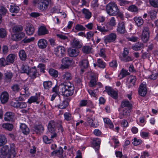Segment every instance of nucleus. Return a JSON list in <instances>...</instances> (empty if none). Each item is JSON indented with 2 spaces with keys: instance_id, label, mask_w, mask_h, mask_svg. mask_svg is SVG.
<instances>
[{
  "instance_id": "obj_43",
  "label": "nucleus",
  "mask_w": 158,
  "mask_h": 158,
  "mask_svg": "<svg viewBox=\"0 0 158 158\" xmlns=\"http://www.w3.org/2000/svg\"><path fill=\"white\" fill-rule=\"evenodd\" d=\"M12 30L13 32H17L22 31L23 30V27L21 25H16L15 26L12 28Z\"/></svg>"
},
{
  "instance_id": "obj_15",
  "label": "nucleus",
  "mask_w": 158,
  "mask_h": 158,
  "mask_svg": "<svg viewBox=\"0 0 158 158\" xmlns=\"http://www.w3.org/2000/svg\"><path fill=\"white\" fill-rule=\"evenodd\" d=\"M139 94L143 97L145 96L147 93L146 85L143 84H141L139 87L138 91Z\"/></svg>"
},
{
  "instance_id": "obj_55",
  "label": "nucleus",
  "mask_w": 158,
  "mask_h": 158,
  "mask_svg": "<svg viewBox=\"0 0 158 158\" xmlns=\"http://www.w3.org/2000/svg\"><path fill=\"white\" fill-rule=\"evenodd\" d=\"M11 89L13 91L16 93L18 92L20 89L19 86V85L15 84L11 86Z\"/></svg>"
},
{
  "instance_id": "obj_47",
  "label": "nucleus",
  "mask_w": 158,
  "mask_h": 158,
  "mask_svg": "<svg viewBox=\"0 0 158 158\" xmlns=\"http://www.w3.org/2000/svg\"><path fill=\"white\" fill-rule=\"evenodd\" d=\"M52 85V83L50 81H44L43 83L44 87L46 89H49L51 88Z\"/></svg>"
},
{
  "instance_id": "obj_24",
  "label": "nucleus",
  "mask_w": 158,
  "mask_h": 158,
  "mask_svg": "<svg viewBox=\"0 0 158 158\" xmlns=\"http://www.w3.org/2000/svg\"><path fill=\"white\" fill-rule=\"evenodd\" d=\"M33 130L36 134H40L43 132L44 128L41 124L36 125L33 127Z\"/></svg>"
},
{
  "instance_id": "obj_26",
  "label": "nucleus",
  "mask_w": 158,
  "mask_h": 158,
  "mask_svg": "<svg viewBox=\"0 0 158 158\" xmlns=\"http://www.w3.org/2000/svg\"><path fill=\"white\" fill-rule=\"evenodd\" d=\"M100 144V140L99 139H94L92 141V147L98 150L99 148Z\"/></svg>"
},
{
  "instance_id": "obj_19",
  "label": "nucleus",
  "mask_w": 158,
  "mask_h": 158,
  "mask_svg": "<svg viewBox=\"0 0 158 158\" xmlns=\"http://www.w3.org/2000/svg\"><path fill=\"white\" fill-rule=\"evenodd\" d=\"M48 5L46 1L41 0L38 3V7L40 10H44L47 8Z\"/></svg>"
},
{
  "instance_id": "obj_5",
  "label": "nucleus",
  "mask_w": 158,
  "mask_h": 158,
  "mask_svg": "<svg viewBox=\"0 0 158 158\" xmlns=\"http://www.w3.org/2000/svg\"><path fill=\"white\" fill-rule=\"evenodd\" d=\"M1 153L0 157L2 158H4L5 156H7V158H10L9 157L12 156L9 147L7 145L4 146L2 148Z\"/></svg>"
},
{
  "instance_id": "obj_48",
  "label": "nucleus",
  "mask_w": 158,
  "mask_h": 158,
  "mask_svg": "<svg viewBox=\"0 0 158 158\" xmlns=\"http://www.w3.org/2000/svg\"><path fill=\"white\" fill-rule=\"evenodd\" d=\"M128 10L130 11L134 12H137L138 8L137 6L135 5H131L128 8Z\"/></svg>"
},
{
  "instance_id": "obj_28",
  "label": "nucleus",
  "mask_w": 158,
  "mask_h": 158,
  "mask_svg": "<svg viewBox=\"0 0 158 158\" xmlns=\"http://www.w3.org/2000/svg\"><path fill=\"white\" fill-rule=\"evenodd\" d=\"M48 33V31L46 27L44 26H41L38 30L39 35H44Z\"/></svg>"
},
{
  "instance_id": "obj_42",
  "label": "nucleus",
  "mask_w": 158,
  "mask_h": 158,
  "mask_svg": "<svg viewBox=\"0 0 158 158\" xmlns=\"http://www.w3.org/2000/svg\"><path fill=\"white\" fill-rule=\"evenodd\" d=\"M48 72L51 76L54 77H57L58 76V72L53 69H50L49 70Z\"/></svg>"
},
{
  "instance_id": "obj_16",
  "label": "nucleus",
  "mask_w": 158,
  "mask_h": 158,
  "mask_svg": "<svg viewBox=\"0 0 158 158\" xmlns=\"http://www.w3.org/2000/svg\"><path fill=\"white\" fill-rule=\"evenodd\" d=\"M92 78L89 84V86L91 87H94L95 86L98 85L99 87H100L102 85V84L100 82L97 83V78L96 77H94L92 76Z\"/></svg>"
},
{
  "instance_id": "obj_30",
  "label": "nucleus",
  "mask_w": 158,
  "mask_h": 158,
  "mask_svg": "<svg viewBox=\"0 0 158 158\" xmlns=\"http://www.w3.org/2000/svg\"><path fill=\"white\" fill-rule=\"evenodd\" d=\"M72 78L71 74L69 72L64 73L61 77V79L64 81L70 80L72 79Z\"/></svg>"
},
{
  "instance_id": "obj_31",
  "label": "nucleus",
  "mask_w": 158,
  "mask_h": 158,
  "mask_svg": "<svg viewBox=\"0 0 158 158\" xmlns=\"http://www.w3.org/2000/svg\"><path fill=\"white\" fill-rule=\"evenodd\" d=\"M9 10L11 13H17L19 12L20 9L18 6L13 4L10 5Z\"/></svg>"
},
{
  "instance_id": "obj_52",
  "label": "nucleus",
  "mask_w": 158,
  "mask_h": 158,
  "mask_svg": "<svg viewBox=\"0 0 158 158\" xmlns=\"http://www.w3.org/2000/svg\"><path fill=\"white\" fill-rule=\"evenodd\" d=\"M150 4L155 8H158V0H149Z\"/></svg>"
},
{
  "instance_id": "obj_63",
  "label": "nucleus",
  "mask_w": 158,
  "mask_h": 158,
  "mask_svg": "<svg viewBox=\"0 0 158 158\" xmlns=\"http://www.w3.org/2000/svg\"><path fill=\"white\" fill-rule=\"evenodd\" d=\"M35 39L34 37H31L30 38L27 39L26 37L22 40V42L24 43H28L33 41Z\"/></svg>"
},
{
  "instance_id": "obj_32",
  "label": "nucleus",
  "mask_w": 158,
  "mask_h": 158,
  "mask_svg": "<svg viewBox=\"0 0 158 158\" xmlns=\"http://www.w3.org/2000/svg\"><path fill=\"white\" fill-rule=\"evenodd\" d=\"M16 57L15 54H10L6 57V60L8 64L9 63H13L15 61Z\"/></svg>"
},
{
  "instance_id": "obj_56",
  "label": "nucleus",
  "mask_w": 158,
  "mask_h": 158,
  "mask_svg": "<svg viewBox=\"0 0 158 158\" xmlns=\"http://www.w3.org/2000/svg\"><path fill=\"white\" fill-rule=\"evenodd\" d=\"M9 64L7 63L6 60L4 58H2L0 59V66H5L6 65Z\"/></svg>"
},
{
  "instance_id": "obj_54",
  "label": "nucleus",
  "mask_w": 158,
  "mask_h": 158,
  "mask_svg": "<svg viewBox=\"0 0 158 158\" xmlns=\"http://www.w3.org/2000/svg\"><path fill=\"white\" fill-rule=\"evenodd\" d=\"M121 60L125 62H127L132 61L133 58L131 56H127L124 57H121Z\"/></svg>"
},
{
  "instance_id": "obj_11",
  "label": "nucleus",
  "mask_w": 158,
  "mask_h": 158,
  "mask_svg": "<svg viewBox=\"0 0 158 158\" xmlns=\"http://www.w3.org/2000/svg\"><path fill=\"white\" fill-rule=\"evenodd\" d=\"M25 30L27 34L29 35L33 34L35 31V28L33 26L29 23L26 24Z\"/></svg>"
},
{
  "instance_id": "obj_37",
  "label": "nucleus",
  "mask_w": 158,
  "mask_h": 158,
  "mask_svg": "<svg viewBox=\"0 0 158 158\" xmlns=\"http://www.w3.org/2000/svg\"><path fill=\"white\" fill-rule=\"evenodd\" d=\"M134 20L138 26L139 27H141L144 23L143 19L141 17H135L134 18Z\"/></svg>"
},
{
  "instance_id": "obj_40",
  "label": "nucleus",
  "mask_w": 158,
  "mask_h": 158,
  "mask_svg": "<svg viewBox=\"0 0 158 158\" xmlns=\"http://www.w3.org/2000/svg\"><path fill=\"white\" fill-rule=\"evenodd\" d=\"M129 109V110H123L122 112L120 114L119 118L120 119H122L123 118L124 116H127L130 115V110Z\"/></svg>"
},
{
  "instance_id": "obj_58",
  "label": "nucleus",
  "mask_w": 158,
  "mask_h": 158,
  "mask_svg": "<svg viewBox=\"0 0 158 158\" xmlns=\"http://www.w3.org/2000/svg\"><path fill=\"white\" fill-rule=\"evenodd\" d=\"M64 115L65 119L67 121H69L72 119L71 114L69 112L64 113Z\"/></svg>"
},
{
  "instance_id": "obj_3",
  "label": "nucleus",
  "mask_w": 158,
  "mask_h": 158,
  "mask_svg": "<svg viewBox=\"0 0 158 158\" xmlns=\"http://www.w3.org/2000/svg\"><path fill=\"white\" fill-rule=\"evenodd\" d=\"M48 133L51 139L56 137L57 135L56 132V123L54 120L50 121L48 124Z\"/></svg>"
},
{
  "instance_id": "obj_34",
  "label": "nucleus",
  "mask_w": 158,
  "mask_h": 158,
  "mask_svg": "<svg viewBox=\"0 0 158 158\" xmlns=\"http://www.w3.org/2000/svg\"><path fill=\"white\" fill-rule=\"evenodd\" d=\"M14 36L15 37L13 38L14 40L16 41H19L21 40L25 37V34L24 33L22 32L18 34H15Z\"/></svg>"
},
{
  "instance_id": "obj_36",
  "label": "nucleus",
  "mask_w": 158,
  "mask_h": 158,
  "mask_svg": "<svg viewBox=\"0 0 158 158\" xmlns=\"http://www.w3.org/2000/svg\"><path fill=\"white\" fill-rule=\"evenodd\" d=\"M142 48H143V44L141 43H137L135 45L132 46V48L135 51H138L140 50Z\"/></svg>"
},
{
  "instance_id": "obj_1",
  "label": "nucleus",
  "mask_w": 158,
  "mask_h": 158,
  "mask_svg": "<svg viewBox=\"0 0 158 158\" xmlns=\"http://www.w3.org/2000/svg\"><path fill=\"white\" fill-rule=\"evenodd\" d=\"M106 10L107 14L110 16L117 15L119 10L115 3L112 2L106 5Z\"/></svg>"
},
{
  "instance_id": "obj_20",
  "label": "nucleus",
  "mask_w": 158,
  "mask_h": 158,
  "mask_svg": "<svg viewBox=\"0 0 158 158\" xmlns=\"http://www.w3.org/2000/svg\"><path fill=\"white\" fill-rule=\"evenodd\" d=\"M69 55L71 57H76L78 55L79 50L76 48H70L68 49Z\"/></svg>"
},
{
  "instance_id": "obj_50",
  "label": "nucleus",
  "mask_w": 158,
  "mask_h": 158,
  "mask_svg": "<svg viewBox=\"0 0 158 158\" xmlns=\"http://www.w3.org/2000/svg\"><path fill=\"white\" fill-rule=\"evenodd\" d=\"M97 29L100 32L103 33H106L108 31V30L106 29L104 26H99L97 25Z\"/></svg>"
},
{
  "instance_id": "obj_61",
  "label": "nucleus",
  "mask_w": 158,
  "mask_h": 158,
  "mask_svg": "<svg viewBox=\"0 0 158 158\" xmlns=\"http://www.w3.org/2000/svg\"><path fill=\"white\" fill-rule=\"evenodd\" d=\"M43 139L44 142L46 143H50L53 141L52 139H48V136L46 135L43 137Z\"/></svg>"
},
{
  "instance_id": "obj_38",
  "label": "nucleus",
  "mask_w": 158,
  "mask_h": 158,
  "mask_svg": "<svg viewBox=\"0 0 158 158\" xmlns=\"http://www.w3.org/2000/svg\"><path fill=\"white\" fill-rule=\"evenodd\" d=\"M10 151L12 156L9 157V158H13L15 157L16 155L15 145L14 143H11L10 144Z\"/></svg>"
},
{
  "instance_id": "obj_45",
  "label": "nucleus",
  "mask_w": 158,
  "mask_h": 158,
  "mask_svg": "<svg viewBox=\"0 0 158 158\" xmlns=\"http://www.w3.org/2000/svg\"><path fill=\"white\" fill-rule=\"evenodd\" d=\"M29 70V67L27 65H23L21 68V73H26L27 74Z\"/></svg>"
},
{
  "instance_id": "obj_25",
  "label": "nucleus",
  "mask_w": 158,
  "mask_h": 158,
  "mask_svg": "<svg viewBox=\"0 0 158 158\" xmlns=\"http://www.w3.org/2000/svg\"><path fill=\"white\" fill-rule=\"evenodd\" d=\"M127 81L130 84L128 86V88H130L135 85L136 81V78L135 76H130L128 78Z\"/></svg>"
},
{
  "instance_id": "obj_39",
  "label": "nucleus",
  "mask_w": 158,
  "mask_h": 158,
  "mask_svg": "<svg viewBox=\"0 0 158 158\" xmlns=\"http://www.w3.org/2000/svg\"><path fill=\"white\" fill-rule=\"evenodd\" d=\"M82 13L84 15L85 18L89 19L91 16V13L89 10L87 9H84L82 10Z\"/></svg>"
},
{
  "instance_id": "obj_4",
  "label": "nucleus",
  "mask_w": 158,
  "mask_h": 158,
  "mask_svg": "<svg viewBox=\"0 0 158 158\" xmlns=\"http://www.w3.org/2000/svg\"><path fill=\"white\" fill-rule=\"evenodd\" d=\"M10 105L11 106L17 109H24L27 107L26 102H20L17 100L15 101H11L10 102Z\"/></svg>"
},
{
  "instance_id": "obj_62",
  "label": "nucleus",
  "mask_w": 158,
  "mask_h": 158,
  "mask_svg": "<svg viewBox=\"0 0 158 158\" xmlns=\"http://www.w3.org/2000/svg\"><path fill=\"white\" fill-rule=\"evenodd\" d=\"M75 29L77 31H84L85 29V28L82 25L79 24H77L76 26Z\"/></svg>"
},
{
  "instance_id": "obj_13",
  "label": "nucleus",
  "mask_w": 158,
  "mask_h": 158,
  "mask_svg": "<svg viewBox=\"0 0 158 158\" xmlns=\"http://www.w3.org/2000/svg\"><path fill=\"white\" fill-rule=\"evenodd\" d=\"M72 62V60L69 57L63 58L61 60L62 66L64 67V68H67L71 64Z\"/></svg>"
},
{
  "instance_id": "obj_35",
  "label": "nucleus",
  "mask_w": 158,
  "mask_h": 158,
  "mask_svg": "<svg viewBox=\"0 0 158 158\" xmlns=\"http://www.w3.org/2000/svg\"><path fill=\"white\" fill-rule=\"evenodd\" d=\"M20 59L22 61H25L27 58V56L25 51L23 49L20 50L19 53Z\"/></svg>"
},
{
  "instance_id": "obj_51",
  "label": "nucleus",
  "mask_w": 158,
  "mask_h": 158,
  "mask_svg": "<svg viewBox=\"0 0 158 158\" xmlns=\"http://www.w3.org/2000/svg\"><path fill=\"white\" fill-rule=\"evenodd\" d=\"M129 73L127 70L123 69L120 71V75H121L122 76V77L121 78H122L125 77L126 76L129 75Z\"/></svg>"
},
{
  "instance_id": "obj_57",
  "label": "nucleus",
  "mask_w": 158,
  "mask_h": 158,
  "mask_svg": "<svg viewBox=\"0 0 158 158\" xmlns=\"http://www.w3.org/2000/svg\"><path fill=\"white\" fill-rule=\"evenodd\" d=\"M98 66L101 68H104L105 67V63L101 60L98 59Z\"/></svg>"
},
{
  "instance_id": "obj_9",
  "label": "nucleus",
  "mask_w": 158,
  "mask_h": 158,
  "mask_svg": "<svg viewBox=\"0 0 158 158\" xmlns=\"http://www.w3.org/2000/svg\"><path fill=\"white\" fill-rule=\"evenodd\" d=\"M117 35L115 33H111L105 37L104 41L105 43H110L114 41L116 39Z\"/></svg>"
},
{
  "instance_id": "obj_29",
  "label": "nucleus",
  "mask_w": 158,
  "mask_h": 158,
  "mask_svg": "<svg viewBox=\"0 0 158 158\" xmlns=\"http://www.w3.org/2000/svg\"><path fill=\"white\" fill-rule=\"evenodd\" d=\"M20 128L22 132L25 135H27L29 133V129L27 126L24 123H21Z\"/></svg>"
},
{
  "instance_id": "obj_2",
  "label": "nucleus",
  "mask_w": 158,
  "mask_h": 158,
  "mask_svg": "<svg viewBox=\"0 0 158 158\" xmlns=\"http://www.w3.org/2000/svg\"><path fill=\"white\" fill-rule=\"evenodd\" d=\"M61 89L62 94L66 97L72 95L74 93V88L70 83L61 85Z\"/></svg>"
},
{
  "instance_id": "obj_59",
  "label": "nucleus",
  "mask_w": 158,
  "mask_h": 158,
  "mask_svg": "<svg viewBox=\"0 0 158 158\" xmlns=\"http://www.w3.org/2000/svg\"><path fill=\"white\" fill-rule=\"evenodd\" d=\"M6 35V31L3 28L0 29V37L1 38H4Z\"/></svg>"
},
{
  "instance_id": "obj_7",
  "label": "nucleus",
  "mask_w": 158,
  "mask_h": 158,
  "mask_svg": "<svg viewBox=\"0 0 158 158\" xmlns=\"http://www.w3.org/2000/svg\"><path fill=\"white\" fill-rule=\"evenodd\" d=\"M149 36V29L147 27H144L141 39L144 43H146L148 41Z\"/></svg>"
},
{
  "instance_id": "obj_18",
  "label": "nucleus",
  "mask_w": 158,
  "mask_h": 158,
  "mask_svg": "<svg viewBox=\"0 0 158 158\" xmlns=\"http://www.w3.org/2000/svg\"><path fill=\"white\" fill-rule=\"evenodd\" d=\"M9 99V95L6 92H2L1 94L0 100L1 103L4 104L6 103Z\"/></svg>"
},
{
  "instance_id": "obj_12",
  "label": "nucleus",
  "mask_w": 158,
  "mask_h": 158,
  "mask_svg": "<svg viewBox=\"0 0 158 158\" xmlns=\"http://www.w3.org/2000/svg\"><path fill=\"white\" fill-rule=\"evenodd\" d=\"M4 80L7 83L10 82L13 77V73L10 71H7L4 74Z\"/></svg>"
},
{
  "instance_id": "obj_21",
  "label": "nucleus",
  "mask_w": 158,
  "mask_h": 158,
  "mask_svg": "<svg viewBox=\"0 0 158 158\" xmlns=\"http://www.w3.org/2000/svg\"><path fill=\"white\" fill-rule=\"evenodd\" d=\"M89 62L87 60H84L79 62V65L81 68L82 73L84 72V69L87 68L89 66Z\"/></svg>"
},
{
  "instance_id": "obj_23",
  "label": "nucleus",
  "mask_w": 158,
  "mask_h": 158,
  "mask_svg": "<svg viewBox=\"0 0 158 158\" xmlns=\"http://www.w3.org/2000/svg\"><path fill=\"white\" fill-rule=\"evenodd\" d=\"M63 149L62 147H60L58 150L54 151L51 153V155L52 156H57L61 158L63 156Z\"/></svg>"
},
{
  "instance_id": "obj_44",
  "label": "nucleus",
  "mask_w": 158,
  "mask_h": 158,
  "mask_svg": "<svg viewBox=\"0 0 158 158\" xmlns=\"http://www.w3.org/2000/svg\"><path fill=\"white\" fill-rule=\"evenodd\" d=\"M92 48L89 46H84L82 48V52L86 54H88L91 52Z\"/></svg>"
},
{
  "instance_id": "obj_27",
  "label": "nucleus",
  "mask_w": 158,
  "mask_h": 158,
  "mask_svg": "<svg viewBox=\"0 0 158 158\" xmlns=\"http://www.w3.org/2000/svg\"><path fill=\"white\" fill-rule=\"evenodd\" d=\"M14 117V113L10 112H7L5 115L4 120L6 121H12Z\"/></svg>"
},
{
  "instance_id": "obj_8",
  "label": "nucleus",
  "mask_w": 158,
  "mask_h": 158,
  "mask_svg": "<svg viewBox=\"0 0 158 158\" xmlns=\"http://www.w3.org/2000/svg\"><path fill=\"white\" fill-rule=\"evenodd\" d=\"M55 55L58 57L61 58L65 52V48L62 46H59L55 49Z\"/></svg>"
},
{
  "instance_id": "obj_49",
  "label": "nucleus",
  "mask_w": 158,
  "mask_h": 158,
  "mask_svg": "<svg viewBox=\"0 0 158 158\" xmlns=\"http://www.w3.org/2000/svg\"><path fill=\"white\" fill-rule=\"evenodd\" d=\"M2 127L9 131H11L13 128V125L11 124L4 123L2 125Z\"/></svg>"
},
{
  "instance_id": "obj_33",
  "label": "nucleus",
  "mask_w": 158,
  "mask_h": 158,
  "mask_svg": "<svg viewBox=\"0 0 158 158\" xmlns=\"http://www.w3.org/2000/svg\"><path fill=\"white\" fill-rule=\"evenodd\" d=\"M132 105L128 101L124 100L122 101L121 105L122 108L125 107H127L128 109H130L132 107Z\"/></svg>"
},
{
  "instance_id": "obj_22",
  "label": "nucleus",
  "mask_w": 158,
  "mask_h": 158,
  "mask_svg": "<svg viewBox=\"0 0 158 158\" xmlns=\"http://www.w3.org/2000/svg\"><path fill=\"white\" fill-rule=\"evenodd\" d=\"M48 45L47 41L44 39L40 40L38 42V45L40 48L44 49Z\"/></svg>"
},
{
  "instance_id": "obj_10",
  "label": "nucleus",
  "mask_w": 158,
  "mask_h": 158,
  "mask_svg": "<svg viewBox=\"0 0 158 158\" xmlns=\"http://www.w3.org/2000/svg\"><path fill=\"white\" fill-rule=\"evenodd\" d=\"M117 32L121 34H124L126 31L125 27V23L123 21L119 22L117 25Z\"/></svg>"
},
{
  "instance_id": "obj_41",
  "label": "nucleus",
  "mask_w": 158,
  "mask_h": 158,
  "mask_svg": "<svg viewBox=\"0 0 158 158\" xmlns=\"http://www.w3.org/2000/svg\"><path fill=\"white\" fill-rule=\"evenodd\" d=\"M72 45L74 47L77 48H80L82 46V45L81 44L80 42L78 41V40H77L75 38L73 40V41L72 43Z\"/></svg>"
},
{
  "instance_id": "obj_53",
  "label": "nucleus",
  "mask_w": 158,
  "mask_h": 158,
  "mask_svg": "<svg viewBox=\"0 0 158 158\" xmlns=\"http://www.w3.org/2000/svg\"><path fill=\"white\" fill-rule=\"evenodd\" d=\"M104 121L105 123L108 125L110 128H112L114 127V125L113 123L111 122L109 119L108 118H105L104 119Z\"/></svg>"
},
{
  "instance_id": "obj_46",
  "label": "nucleus",
  "mask_w": 158,
  "mask_h": 158,
  "mask_svg": "<svg viewBox=\"0 0 158 158\" xmlns=\"http://www.w3.org/2000/svg\"><path fill=\"white\" fill-rule=\"evenodd\" d=\"M7 142V139L4 135H0V146H2Z\"/></svg>"
},
{
  "instance_id": "obj_17",
  "label": "nucleus",
  "mask_w": 158,
  "mask_h": 158,
  "mask_svg": "<svg viewBox=\"0 0 158 158\" xmlns=\"http://www.w3.org/2000/svg\"><path fill=\"white\" fill-rule=\"evenodd\" d=\"M37 71L35 67H34L30 69L27 75H29L31 78L34 79L36 77Z\"/></svg>"
},
{
  "instance_id": "obj_6",
  "label": "nucleus",
  "mask_w": 158,
  "mask_h": 158,
  "mask_svg": "<svg viewBox=\"0 0 158 158\" xmlns=\"http://www.w3.org/2000/svg\"><path fill=\"white\" fill-rule=\"evenodd\" d=\"M105 91H106L109 95L110 96L114 99H116L118 98V93L111 87L106 86Z\"/></svg>"
},
{
  "instance_id": "obj_60",
  "label": "nucleus",
  "mask_w": 158,
  "mask_h": 158,
  "mask_svg": "<svg viewBox=\"0 0 158 158\" xmlns=\"http://www.w3.org/2000/svg\"><path fill=\"white\" fill-rule=\"evenodd\" d=\"M38 100V98L37 96H33L31 97L28 101V102L29 103H31L32 102H36Z\"/></svg>"
},
{
  "instance_id": "obj_64",
  "label": "nucleus",
  "mask_w": 158,
  "mask_h": 158,
  "mask_svg": "<svg viewBox=\"0 0 158 158\" xmlns=\"http://www.w3.org/2000/svg\"><path fill=\"white\" fill-rule=\"evenodd\" d=\"M109 25L112 27H114L116 25L115 20L114 17L111 18L109 22Z\"/></svg>"
},
{
  "instance_id": "obj_14",
  "label": "nucleus",
  "mask_w": 158,
  "mask_h": 158,
  "mask_svg": "<svg viewBox=\"0 0 158 158\" xmlns=\"http://www.w3.org/2000/svg\"><path fill=\"white\" fill-rule=\"evenodd\" d=\"M58 104L57 107L58 108L61 109H65L66 107L69 105V102L68 101L66 100H61V99L59 100L58 101Z\"/></svg>"
}]
</instances>
